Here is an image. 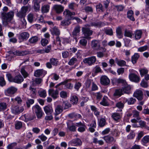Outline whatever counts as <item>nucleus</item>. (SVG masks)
<instances>
[{
	"instance_id": "obj_1",
	"label": "nucleus",
	"mask_w": 149,
	"mask_h": 149,
	"mask_svg": "<svg viewBox=\"0 0 149 149\" xmlns=\"http://www.w3.org/2000/svg\"><path fill=\"white\" fill-rule=\"evenodd\" d=\"M6 77L10 82H13L17 84H21L24 80L23 77L20 74L13 77L10 74L7 73Z\"/></svg>"
},
{
	"instance_id": "obj_2",
	"label": "nucleus",
	"mask_w": 149,
	"mask_h": 149,
	"mask_svg": "<svg viewBox=\"0 0 149 149\" xmlns=\"http://www.w3.org/2000/svg\"><path fill=\"white\" fill-rule=\"evenodd\" d=\"M14 13L11 11L8 13L3 12L1 13V17L3 25L7 24V22L13 19L14 16Z\"/></svg>"
},
{
	"instance_id": "obj_3",
	"label": "nucleus",
	"mask_w": 149,
	"mask_h": 149,
	"mask_svg": "<svg viewBox=\"0 0 149 149\" xmlns=\"http://www.w3.org/2000/svg\"><path fill=\"white\" fill-rule=\"evenodd\" d=\"M122 84V86H123L122 88L124 93L129 94L130 86L127 85L126 80L122 79L119 78L118 84Z\"/></svg>"
},
{
	"instance_id": "obj_4",
	"label": "nucleus",
	"mask_w": 149,
	"mask_h": 149,
	"mask_svg": "<svg viewBox=\"0 0 149 149\" xmlns=\"http://www.w3.org/2000/svg\"><path fill=\"white\" fill-rule=\"evenodd\" d=\"M82 31L85 38L89 39L91 38L90 36L92 34L93 31L90 28L88 27L86 25H85V27L82 28Z\"/></svg>"
},
{
	"instance_id": "obj_5",
	"label": "nucleus",
	"mask_w": 149,
	"mask_h": 149,
	"mask_svg": "<svg viewBox=\"0 0 149 149\" xmlns=\"http://www.w3.org/2000/svg\"><path fill=\"white\" fill-rule=\"evenodd\" d=\"M32 110L36 114L38 118H41L43 115V112L42 109L39 105H36L32 107Z\"/></svg>"
},
{
	"instance_id": "obj_6",
	"label": "nucleus",
	"mask_w": 149,
	"mask_h": 149,
	"mask_svg": "<svg viewBox=\"0 0 149 149\" xmlns=\"http://www.w3.org/2000/svg\"><path fill=\"white\" fill-rule=\"evenodd\" d=\"M100 42L99 40H92L91 42V47L95 50H102V49L104 50L103 48L100 46Z\"/></svg>"
},
{
	"instance_id": "obj_7",
	"label": "nucleus",
	"mask_w": 149,
	"mask_h": 149,
	"mask_svg": "<svg viewBox=\"0 0 149 149\" xmlns=\"http://www.w3.org/2000/svg\"><path fill=\"white\" fill-rule=\"evenodd\" d=\"M11 112L14 114H19L22 112L24 110V108L22 107L12 106L10 108Z\"/></svg>"
},
{
	"instance_id": "obj_8",
	"label": "nucleus",
	"mask_w": 149,
	"mask_h": 149,
	"mask_svg": "<svg viewBox=\"0 0 149 149\" xmlns=\"http://www.w3.org/2000/svg\"><path fill=\"white\" fill-rule=\"evenodd\" d=\"M96 60V57L93 56L84 58L83 62L84 63L87 64L89 65H91L94 64Z\"/></svg>"
},
{
	"instance_id": "obj_9",
	"label": "nucleus",
	"mask_w": 149,
	"mask_h": 149,
	"mask_svg": "<svg viewBox=\"0 0 149 149\" xmlns=\"http://www.w3.org/2000/svg\"><path fill=\"white\" fill-rule=\"evenodd\" d=\"M133 96L139 101L142 100L143 98V93L142 90L138 89L134 93Z\"/></svg>"
},
{
	"instance_id": "obj_10",
	"label": "nucleus",
	"mask_w": 149,
	"mask_h": 149,
	"mask_svg": "<svg viewBox=\"0 0 149 149\" xmlns=\"http://www.w3.org/2000/svg\"><path fill=\"white\" fill-rule=\"evenodd\" d=\"M136 72V71L134 70H131V81L137 83L140 81V78L139 76L135 74Z\"/></svg>"
},
{
	"instance_id": "obj_11",
	"label": "nucleus",
	"mask_w": 149,
	"mask_h": 149,
	"mask_svg": "<svg viewBox=\"0 0 149 149\" xmlns=\"http://www.w3.org/2000/svg\"><path fill=\"white\" fill-rule=\"evenodd\" d=\"M30 36L29 33L27 32H24L19 33L18 39L21 41H26Z\"/></svg>"
},
{
	"instance_id": "obj_12",
	"label": "nucleus",
	"mask_w": 149,
	"mask_h": 149,
	"mask_svg": "<svg viewBox=\"0 0 149 149\" xmlns=\"http://www.w3.org/2000/svg\"><path fill=\"white\" fill-rule=\"evenodd\" d=\"M17 89L13 86H11L8 88L5 91L6 95L11 96L14 94L17 91Z\"/></svg>"
},
{
	"instance_id": "obj_13",
	"label": "nucleus",
	"mask_w": 149,
	"mask_h": 149,
	"mask_svg": "<svg viewBox=\"0 0 149 149\" xmlns=\"http://www.w3.org/2000/svg\"><path fill=\"white\" fill-rule=\"evenodd\" d=\"M82 144L81 141L78 138L72 140L69 143V145L72 146H80Z\"/></svg>"
},
{
	"instance_id": "obj_14",
	"label": "nucleus",
	"mask_w": 149,
	"mask_h": 149,
	"mask_svg": "<svg viewBox=\"0 0 149 149\" xmlns=\"http://www.w3.org/2000/svg\"><path fill=\"white\" fill-rule=\"evenodd\" d=\"M47 72L42 69H38L36 70L34 72V76L36 77H44L47 74Z\"/></svg>"
},
{
	"instance_id": "obj_15",
	"label": "nucleus",
	"mask_w": 149,
	"mask_h": 149,
	"mask_svg": "<svg viewBox=\"0 0 149 149\" xmlns=\"http://www.w3.org/2000/svg\"><path fill=\"white\" fill-rule=\"evenodd\" d=\"M80 27L79 26H76L72 32V35L77 41V37L79 35L80 31Z\"/></svg>"
},
{
	"instance_id": "obj_16",
	"label": "nucleus",
	"mask_w": 149,
	"mask_h": 149,
	"mask_svg": "<svg viewBox=\"0 0 149 149\" xmlns=\"http://www.w3.org/2000/svg\"><path fill=\"white\" fill-rule=\"evenodd\" d=\"M100 83L101 84L104 86L109 85L110 82L109 79L107 76L103 75L101 77L100 79Z\"/></svg>"
},
{
	"instance_id": "obj_17",
	"label": "nucleus",
	"mask_w": 149,
	"mask_h": 149,
	"mask_svg": "<svg viewBox=\"0 0 149 149\" xmlns=\"http://www.w3.org/2000/svg\"><path fill=\"white\" fill-rule=\"evenodd\" d=\"M75 125L79 127L78 129V131L80 132H83L85 131L86 127V126L85 124L82 123L81 122L76 123Z\"/></svg>"
},
{
	"instance_id": "obj_18",
	"label": "nucleus",
	"mask_w": 149,
	"mask_h": 149,
	"mask_svg": "<svg viewBox=\"0 0 149 149\" xmlns=\"http://www.w3.org/2000/svg\"><path fill=\"white\" fill-rule=\"evenodd\" d=\"M6 100L7 102H0V111H4L7 108L8 105L7 102H9L10 99L8 98H6Z\"/></svg>"
},
{
	"instance_id": "obj_19",
	"label": "nucleus",
	"mask_w": 149,
	"mask_h": 149,
	"mask_svg": "<svg viewBox=\"0 0 149 149\" xmlns=\"http://www.w3.org/2000/svg\"><path fill=\"white\" fill-rule=\"evenodd\" d=\"M102 138L106 142L109 144H111L116 141V140L114 138L111 136L107 135L103 137Z\"/></svg>"
},
{
	"instance_id": "obj_20",
	"label": "nucleus",
	"mask_w": 149,
	"mask_h": 149,
	"mask_svg": "<svg viewBox=\"0 0 149 149\" xmlns=\"http://www.w3.org/2000/svg\"><path fill=\"white\" fill-rule=\"evenodd\" d=\"M25 121L27 122L33 120L36 118L35 114L33 113H27L24 115Z\"/></svg>"
},
{
	"instance_id": "obj_21",
	"label": "nucleus",
	"mask_w": 149,
	"mask_h": 149,
	"mask_svg": "<svg viewBox=\"0 0 149 149\" xmlns=\"http://www.w3.org/2000/svg\"><path fill=\"white\" fill-rule=\"evenodd\" d=\"M48 93L49 95L54 99L57 98L58 94V91H54L53 89H52L49 90Z\"/></svg>"
},
{
	"instance_id": "obj_22",
	"label": "nucleus",
	"mask_w": 149,
	"mask_h": 149,
	"mask_svg": "<svg viewBox=\"0 0 149 149\" xmlns=\"http://www.w3.org/2000/svg\"><path fill=\"white\" fill-rule=\"evenodd\" d=\"M53 9L57 13H60L64 10V7L61 5H55L54 6Z\"/></svg>"
},
{
	"instance_id": "obj_23",
	"label": "nucleus",
	"mask_w": 149,
	"mask_h": 149,
	"mask_svg": "<svg viewBox=\"0 0 149 149\" xmlns=\"http://www.w3.org/2000/svg\"><path fill=\"white\" fill-rule=\"evenodd\" d=\"M11 53H13L16 55L23 56L28 54L29 52L27 51H16L15 52L11 51Z\"/></svg>"
},
{
	"instance_id": "obj_24",
	"label": "nucleus",
	"mask_w": 149,
	"mask_h": 149,
	"mask_svg": "<svg viewBox=\"0 0 149 149\" xmlns=\"http://www.w3.org/2000/svg\"><path fill=\"white\" fill-rule=\"evenodd\" d=\"M27 17L28 22L31 23H32L36 19L35 15L33 13H29Z\"/></svg>"
},
{
	"instance_id": "obj_25",
	"label": "nucleus",
	"mask_w": 149,
	"mask_h": 149,
	"mask_svg": "<svg viewBox=\"0 0 149 149\" xmlns=\"http://www.w3.org/2000/svg\"><path fill=\"white\" fill-rule=\"evenodd\" d=\"M5 26L14 29L16 27V24L15 21L12 19L7 22V24L3 25Z\"/></svg>"
},
{
	"instance_id": "obj_26",
	"label": "nucleus",
	"mask_w": 149,
	"mask_h": 149,
	"mask_svg": "<svg viewBox=\"0 0 149 149\" xmlns=\"http://www.w3.org/2000/svg\"><path fill=\"white\" fill-rule=\"evenodd\" d=\"M44 109L45 113L47 115L51 114L53 111L52 106L50 105L45 106Z\"/></svg>"
},
{
	"instance_id": "obj_27",
	"label": "nucleus",
	"mask_w": 149,
	"mask_h": 149,
	"mask_svg": "<svg viewBox=\"0 0 149 149\" xmlns=\"http://www.w3.org/2000/svg\"><path fill=\"white\" fill-rule=\"evenodd\" d=\"M71 18H66L62 21L61 25L62 26H68L71 24Z\"/></svg>"
},
{
	"instance_id": "obj_28",
	"label": "nucleus",
	"mask_w": 149,
	"mask_h": 149,
	"mask_svg": "<svg viewBox=\"0 0 149 149\" xmlns=\"http://www.w3.org/2000/svg\"><path fill=\"white\" fill-rule=\"evenodd\" d=\"M29 90L30 91V94L31 97L35 98L36 97V95L37 91L36 88L32 87L30 86L29 88Z\"/></svg>"
},
{
	"instance_id": "obj_29",
	"label": "nucleus",
	"mask_w": 149,
	"mask_h": 149,
	"mask_svg": "<svg viewBox=\"0 0 149 149\" xmlns=\"http://www.w3.org/2000/svg\"><path fill=\"white\" fill-rule=\"evenodd\" d=\"M38 38L37 36H32L30 38L29 40V42L30 44H36L38 40Z\"/></svg>"
},
{
	"instance_id": "obj_30",
	"label": "nucleus",
	"mask_w": 149,
	"mask_h": 149,
	"mask_svg": "<svg viewBox=\"0 0 149 149\" xmlns=\"http://www.w3.org/2000/svg\"><path fill=\"white\" fill-rule=\"evenodd\" d=\"M132 115V117L136 118V120H140L141 119V118L139 116V112L136 110H134L132 111V114H131V116Z\"/></svg>"
},
{
	"instance_id": "obj_31",
	"label": "nucleus",
	"mask_w": 149,
	"mask_h": 149,
	"mask_svg": "<svg viewBox=\"0 0 149 149\" xmlns=\"http://www.w3.org/2000/svg\"><path fill=\"white\" fill-rule=\"evenodd\" d=\"M116 32L117 36L118 38H122L123 37L122 29L121 27L118 26L116 30Z\"/></svg>"
},
{
	"instance_id": "obj_32",
	"label": "nucleus",
	"mask_w": 149,
	"mask_h": 149,
	"mask_svg": "<svg viewBox=\"0 0 149 149\" xmlns=\"http://www.w3.org/2000/svg\"><path fill=\"white\" fill-rule=\"evenodd\" d=\"M63 110V109L61 105H57L56 107L55 115L56 116L62 113Z\"/></svg>"
},
{
	"instance_id": "obj_33",
	"label": "nucleus",
	"mask_w": 149,
	"mask_h": 149,
	"mask_svg": "<svg viewBox=\"0 0 149 149\" xmlns=\"http://www.w3.org/2000/svg\"><path fill=\"white\" fill-rule=\"evenodd\" d=\"M142 31L141 30H137L134 33L135 38L136 39H139L141 37Z\"/></svg>"
},
{
	"instance_id": "obj_34",
	"label": "nucleus",
	"mask_w": 149,
	"mask_h": 149,
	"mask_svg": "<svg viewBox=\"0 0 149 149\" xmlns=\"http://www.w3.org/2000/svg\"><path fill=\"white\" fill-rule=\"evenodd\" d=\"M63 109H66L70 107L71 106V104L67 101H64L62 103L61 105Z\"/></svg>"
},
{
	"instance_id": "obj_35",
	"label": "nucleus",
	"mask_w": 149,
	"mask_h": 149,
	"mask_svg": "<svg viewBox=\"0 0 149 149\" xmlns=\"http://www.w3.org/2000/svg\"><path fill=\"white\" fill-rule=\"evenodd\" d=\"M51 33L53 35H55L56 36H58L60 34L59 30L56 27H54L52 29Z\"/></svg>"
},
{
	"instance_id": "obj_36",
	"label": "nucleus",
	"mask_w": 149,
	"mask_h": 149,
	"mask_svg": "<svg viewBox=\"0 0 149 149\" xmlns=\"http://www.w3.org/2000/svg\"><path fill=\"white\" fill-rule=\"evenodd\" d=\"M63 15L66 18H71L72 17L71 15V12L68 9H65L63 13Z\"/></svg>"
},
{
	"instance_id": "obj_37",
	"label": "nucleus",
	"mask_w": 149,
	"mask_h": 149,
	"mask_svg": "<svg viewBox=\"0 0 149 149\" xmlns=\"http://www.w3.org/2000/svg\"><path fill=\"white\" fill-rule=\"evenodd\" d=\"M123 93H125L123 91V88H119L116 89L113 95L115 96H120L123 94Z\"/></svg>"
},
{
	"instance_id": "obj_38",
	"label": "nucleus",
	"mask_w": 149,
	"mask_h": 149,
	"mask_svg": "<svg viewBox=\"0 0 149 149\" xmlns=\"http://www.w3.org/2000/svg\"><path fill=\"white\" fill-rule=\"evenodd\" d=\"M96 8L97 11L101 12H103L105 10L103 5L100 3H98L96 5Z\"/></svg>"
},
{
	"instance_id": "obj_39",
	"label": "nucleus",
	"mask_w": 149,
	"mask_h": 149,
	"mask_svg": "<svg viewBox=\"0 0 149 149\" xmlns=\"http://www.w3.org/2000/svg\"><path fill=\"white\" fill-rule=\"evenodd\" d=\"M33 8L35 11L39 10L40 9V5L38 1L36 0L33 1Z\"/></svg>"
},
{
	"instance_id": "obj_40",
	"label": "nucleus",
	"mask_w": 149,
	"mask_h": 149,
	"mask_svg": "<svg viewBox=\"0 0 149 149\" xmlns=\"http://www.w3.org/2000/svg\"><path fill=\"white\" fill-rule=\"evenodd\" d=\"M49 9V5H44L42 6L41 8V10L42 13H44L48 12Z\"/></svg>"
},
{
	"instance_id": "obj_41",
	"label": "nucleus",
	"mask_w": 149,
	"mask_h": 149,
	"mask_svg": "<svg viewBox=\"0 0 149 149\" xmlns=\"http://www.w3.org/2000/svg\"><path fill=\"white\" fill-rule=\"evenodd\" d=\"M139 57V55L137 53H135L134 55L132 56V62L133 64L135 63Z\"/></svg>"
},
{
	"instance_id": "obj_42",
	"label": "nucleus",
	"mask_w": 149,
	"mask_h": 149,
	"mask_svg": "<svg viewBox=\"0 0 149 149\" xmlns=\"http://www.w3.org/2000/svg\"><path fill=\"white\" fill-rule=\"evenodd\" d=\"M70 101L72 104H76L78 101V97L75 95H73L71 97Z\"/></svg>"
},
{
	"instance_id": "obj_43",
	"label": "nucleus",
	"mask_w": 149,
	"mask_h": 149,
	"mask_svg": "<svg viewBox=\"0 0 149 149\" xmlns=\"http://www.w3.org/2000/svg\"><path fill=\"white\" fill-rule=\"evenodd\" d=\"M21 28L25 29L26 27V22L24 18H21L20 19Z\"/></svg>"
},
{
	"instance_id": "obj_44",
	"label": "nucleus",
	"mask_w": 149,
	"mask_h": 149,
	"mask_svg": "<svg viewBox=\"0 0 149 149\" xmlns=\"http://www.w3.org/2000/svg\"><path fill=\"white\" fill-rule=\"evenodd\" d=\"M138 120H136L135 118H133L131 120V122L132 123L131 125H132V127L136 128L139 127V126L137 124Z\"/></svg>"
},
{
	"instance_id": "obj_45",
	"label": "nucleus",
	"mask_w": 149,
	"mask_h": 149,
	"mask_svg": "<svg viewBox=\"0 0 149 149\" xmlns=\"http://www.w3.org/2000/svg\"><path fill=\"white\" fill-rule=\"evenodd\" d=\"M39 96L45 98L47 95L46 91L45 90H42L38 91Z\"/></svg>"
},
{
	"instance_id": "obj_46",
	"label": "nucleus",
	"mask_w": 149,
	"mask_h": 149,
	"mask_svg": "<svg viewBox=\"0 0 149 149\" xmlns=\"http://www.w3.org/2000/svg\"><path fill=\"white\" fill-rule=\"evenodd\" d=\"M20 72L24 78H26L29 75V74L25 70L24 67H23L21 68Z\"/></svg>"
},
{
	"instance_id": "obj_47",
	"label": "nucleus",
	"mask_w": 149,
	"mask_h": 149,
	"mask_svg": "<svg viewBox=\"0 0 149 149\" xmlns=\"http://www.w3.org/2000/svg\"><path fill=\"white\" fill-rule=\"evenodd\" d=\"M15 128L17 130H19L22 127V123L20 121H16L15 123Z\"/></svg>"
},
{
	"instance_id": "obj_48",
	"label": "nucleus",
	"mask_w": 149,
	"mask_h": 149,
	"mask_svg": "<svg viewBox=\"0 0 149 149\" xmlns=\"http://www.w3.org/2000/svg\"><path fill=\"white\" fill-rule=\"evenodd\" d=\"M107 97L106 96H104L101 102L100 103V104L104 106H107L109 105V103L108 102L107 100Z\"/></svg>"
},
{
	"instance_id": "obj_49",
	"label": "nucleus",
	"mask_w": 149,
	"mask_h": 149,
	"mask_svg": "<svg viewBox=\"0 0 149 149\" xmlns=\"http://www.w3.org/2000/svg\"><path fill=\"white\" fill-rule=\"evenodd\" d=\"M69 116L71 118H75L77 119L81 117V116L80 114L74 113L69 114Z\"/></svg>"
},
{
	"instance_id": "obj_50",
	"label": "nucleus",
	"mask_w": 149,
	"mask_h": 149,
	"mask_svg": "<svg viewBox=\"0 0 149 149\" xmlns=\"http://www.w3.org/2000/svg\"><path fill=\"white\" fill-rule=\"evenodd\" d=\"M30 6L29 5L26 6H23L22 7L20 10L26 15V13L28 11L29 9H30Z\"/></svg>"
},
{
	"instance_id": "obj_51",
	"label": "nucleus",
	"mask_w": 149,
	"mask_h": 149,
	"mask_svg": "<svg viewBox=\"0 0 149 149\" xmlns=\"http://www.w3.org/2000/svg\"><path fill=\"white\" fill-rule=\"evenodd\" d=\"M140 75L141 77L147 74L148 72V70L146 68H142L139 70Z\"/></svg>"
},
{
	"instance_id": "obj_52",
	"label": "nucleus",
	"mask_w": 149,
	"mask_h": 149,
	"mask_svg": "<svg viewBox=\"0 0 149 149\" xmlns=\"http://www.w3.org/2000/svg\"><path fill=\"white\" fill-rule=\"evenodd\" d=\"M85 37L82 38L79 42L80 44L83 46H86L87 43V40Z\"/></svg>"
},
{
	"instance_id": "obj_53",
	"label": "nucleus",
	"mask_w": 149,
	"mask_h": 149,
	"mask_svg": "<svg viewBox=\"0 0 149 149\" xmlns=\"http://www.w3.org/2000/svg\"><path fill=\"white\" fill-rule=\"evenodd\" d=\"M81 86V83L79 82L76 81L75 82L74 88L77 91H78Z\"/></svg>"
},
{
	"instance_id": "obj_54",
	"label": "nucleus",
	"mask_w": 149,
	"mask_h": 149,
	"mask_svg": "<svg viewBox=\"0 0 149 149\" xmlns=\"http://www.w3.org/2000/svg\"><path fill=\"white\" fill-rule=\"evenodd\" d=\"M102 26V23L101 22H94L90 24L89 26H94L96 27H100Z\"/></svg>"
},
{
	"instance_id": "obj_55",
	"label": "nucleus",
	"mask_w": 149,
	"mask_h": 149,
	"mask_svg": "<svg viewBox=\"0 0 149 149\" xmlns=\"http://www.w3.org/2000/svg\"><path fill=\"white\" fill-rule=\"evenodd\" d=\"M50 61L52 65L54 66H56L58 62L57 59L54 58L50 59Z\"/></svg>"
},
{
	"instance_id": "obj_56",
	"label": "nucleus",
	"mask_w": 149,
	"mask_h": 149,
	"mask_svg": "<svg viewBox=\"0 0 149 149\" xmlns=\"http://www.w3.org/2000/svg\"><path fill=\"white\" fill-rule=\"evenodd\" d=\"M104 33L107 35L112 36L113 35V30L111 28L109 29H104Z\"/></svg>"
},
{
	"instance_id": "obj_57",
	"label": "nucleus",
	"mask_w": 149,
	"mask_h": 149,
	"mask_svg": "<svg viewBox=\"0 0 149 149\" xmlns=\"http://www.w3.org/2000/svg\"><path fill=\"white\" fill-rule=\"evenodd\" d=\"M67 128L70 131L72 132H75L76 131V128L75 125H72L70 126L69 124L67 123Z\"/></svg>"
},
{
	"instance_id": "obj_58",
	"label": "nucleus",
	"mask_w": 149,
	"mask_h": 149,
	"mask_svg": "<svg viewBox=\"0 0 149 149\" xmlns=\"http://www.w3.org/2000/svg\"><path fill=\"white\" fill-rule=\"evenodd\" d=\"M16 15L17 17L21 19L22 18H25L26 15L21 10L17 13Z\"/></svg>"
},
{
	"instance_id": "obj_59",
	"label": "nucleus",
	"mask_w": 149,
	"mask_h": 149,
	"mask_svg": "<svg viewBox=\"0 0 149 149\" xmlns=\"http://www.w3.org/2000/svg\"><path fill=\"white\" fill-rule=\"evenodd\" d=\"M77 61V60L76 58L73 57L70 60L68 63V64L69 65H72Z\"/></svg>"
},
{
	"instance_id": "obj_60",
	"label": "nucleus",
	"mask_w": 149,
	"mask_h": 149,
	"mask_svg": "<svg viewBox=\"0 0 149 149\" xmlns=\"http://www.w3.org/2000/svg\"><path fill=\"white\" fill-rule=\"evenodd\" d=\"M117 64L120 66H124L126 64V62L124 60H116Z\"/></svg>"
},
{
	"instance_id": "obj_61",
	"label": "nucleus",
	"mask_w": 149,
	"mask_h": 149,
	"mask_svg": "<svg viewBox=\"0 0 149 149\" xmlns=\"http://www.w3.org/2000/svg\"><path fill=\"white\" fill-rule=\"evenodd\" d=\"M34 100L32 99H28L26 102V104L27 107L28 108H29L31 106V105L32 104L34 103Z\"/></svg>"
},
{
	"instance_id": "obj_62",
	"label": "nucleus",
	"mask_w": 149,
	"mask_h": 149,
	"mask_svg": "<svg viewBox=\"0 0 149 149\" xmlns=\"http://www.w3.org/2000/svg\"><path fill=\"white\" fill-rule=\"evenodd\" d=\"M142 142L143 143H146L149 142V135L143 137L142 139Z\"/></svg>"
},
{
	"instance_id": "obj_63",
	"label": "nucleus",
	"mask_w": 149,
	"mask_h": 149,
	"mask_svg": "<svg viewBox=\"0 0 149 149\" xmlns=\"http://www.w3.org/2000/svg\"><path fill=\"white\" fill-rule=\"evenodd\" d=\"M141 86L143 88H147L148 86L147 82L145 81L144 79H143L140 83Z\"/></svg>"
},
{
	"instance_id": "obj_64",
	"label": "nucleus",
	"mask_w": 149,
	"mask_h": 149,
	"mask_svg": "<svg viewBox=\"0 0 149 149\" xmlns=\"http://www.w3.org/2000/svg\"><path fill=\"white\" fill-rule=\"evenodd\" d=\"M17 143L14 142L9 144L7 147L8 149H13V148L17 146Z\"/></svg>"
}]
</instances>
